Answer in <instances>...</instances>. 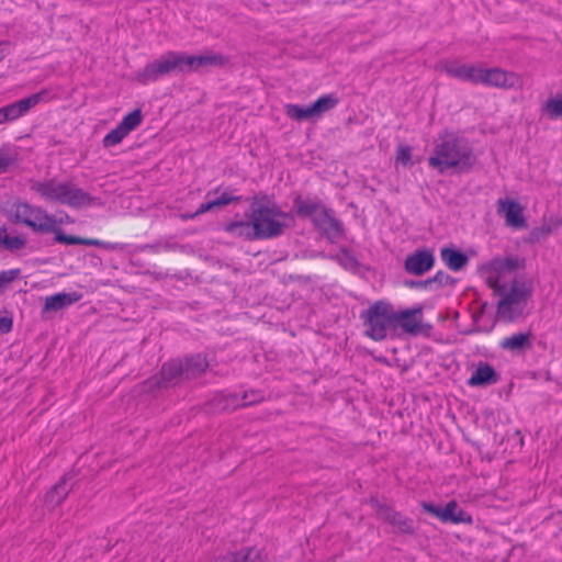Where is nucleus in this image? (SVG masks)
<instances>
[{"instance_id":"1","label":"nucleus","mask_w":562,"mask_h":562,"mask_svg":"<svg viewBox=\"0 0 562 562\" xmlns=\"http://www.w3.org/2000/svg\"><path fill=\"white\" fill-rule=\"evenodd\" d=\"M525 260L518 257H497L483 265L481 270L486 274V283L495 294L502 299L497 303V316L505 322H515L524 315L527 302L533 293L532 282L529 280L514 279L509 290L502 279L506 272L524 268Z\"/></svg>"},{"instance_id":"2","label":"nucleus","mask_w":562,"mask_h":562,"mask_svg":"<svg viewBox=\"0 0 562 562\" xmlns=\"http://www.w3.org/2000/svg\"><path fill=\"white\" fill-rule=\"evenodd\" d=\"M423 307L396 310L385 300H379L360 313L364 327V336L382 341L389 336L396 335L398 329L405 334L416 336L422 333Z\"/></svg>"},{"instance_id":"3","label":"nucleus","mask_w":562,"mask_h":562,"mask_svg":"<svg viewBox=\"0 0 562 562\" xmlns=\"http://www.w3.org/2000/svg\"><path fill=\"white\" fill-rule=\"evenodd\" d=\"M476 162L472 148L454 133L446 132L436 140L434 154L428 158V165L439 173L457 169L459 173L468 172Z\"/></svg>"},{"instance_id":"4","label":"nucleus","mask_w":562,"mask_h":562,"mask_svg":"<svg viewBox=\"0 0 562 562\" xmlns=\"http://www.w3.org/2000/svg\"><path fill=\"white\" fill-rule=\"evenodd\" d=\"M30 190L47 202H55L72 209H83L97 204L98 199L77 187L71 181L59 182L56 178L30 182Z\"/></svg>"},{"instance_id":"5","label":"nucleus","mask_w":562,"mask_h":562,"mask_svg":"<svg viewBox=\"0 0 562 562\" xmlns=\"http://www.w3.org/2000/svg\"><path fill=\"white\" fill-rule=\"evenodd\" d=\"M2 214L12 224H23L37 234L55 232V220L42 206L32 205L20 199L7 203L2 207Z\"/></svg>"},{"instance_id":"6","label":"nucleus","mask_w":562,"mask_h":562,"mask_svg":"<svg viewBox=\"0 0 562 562\" xmlns=\"http://www.w3.org/2000/svg\"><path fill=\"white\" fill-rule=\"evenodd\" d=\"M168 75L196 72L205 67H222L227 58L221 54L189 55L183 52L169 50L161 55Z\"/></svg>"},{"instance_id":"7","label":"nucleus","mask_w":562,"mask_h":562,"mask_svg":"<svg viewBox=\"0 0 562 562\" xmlns=\"http://www.w3.org/2000/svg\"><path fill=\"white\" fill-rule=\"evenodd\" d=\"M248 218H252L255 223L259 240L272 239L283 235L288 225L277 220V217H290V214L282 211L277 203H272L271 207H257L254 212L246 213Z\"/></svg>"},{"instance_id":"8","label":"nucleus","mask_w":562,"mask_h":562,"mask_svg":"<svg viewBox=\"0 0 562 562\" xmlns=\"http://www.w3.org/2000/svg\"><path fill=\"white\" fill-rule=\"evenodd\" d=\"M186 379L181 367L180 358L171 359L160 367L157 374L142 382V391L155 395L156 393L175 387L181 384Z\"/></svg>"},{"instance_id":"9","label":"nucleus","mask_w":562,"mask_h":562,"mask_svg":"<svg viewBox=\"0 0 562 562\" xmlns=\"http://www.w3.org/2000/svg\"><path fill=\"white\" fill-rule=\"evenodd\" d=\"M369 502L375 510L376 517L394 527L396 532L409 536L415 535L416 526L412 518L395 510L387 504L381 503L375 497H371Z\"/></svg>"},{"instance_id":"10","label":"nucleus","mask_w":562,"mask_h":562,"mask_svg":"<svg viewBox=\"0 0 562 562\" xmlns=\"http://www.w3.org/2000/svg\"><path fill=\"white\" fill-rule=\"evenodd\" d=\"M313 226L330 243H336L345 236V227L335 215L331 207L326 206L317 217L313 218Z\"/></svg>"},{"instance_id":"11","label":"nucleus","mask_w":562,"mask_h":562,"mask_svg":"<svg viewBox=\"0 0 562 562\" xmlns=\"http://www.w3.org/2000/svg\"><path fill=\"white\" fill-rule=\"evenodd\" d=\"M442 69L448 76L461 81L470 82L472 85L483 83V74L485 68L475 65L460 64L457 60H452L447 61Z\"/></svg>"},{"instance_id":"12","label":"nucleus","mask_w":562,"mask_h":562,"mask_svg":"<svg viewBox=\"0 0 562 562\" xmlns=\"http://www.w3.org/2000/svg\"><path fill=\"white\" fill-rule=\"evenodd\" d=\"M434 251L429 248L416 249L406 256L404 270L414 276H423L430 271L435 266Z\"/></svg>"},{"instance_id":"13","label":"nucleus","mask_w":562,"mask_h":562,"mask_svg":"<svg viewBox=\"0 0 562 562\" xmlns=\"http://www.w3.org/2000/svg\"><path fill=\"white\" fill-rule=\"evenodd\" d=\"M519 77L512 71H506L498 67L485 68L483 74L484 86L499 89H514L519 86Z\"/></svg>"},{"instance_id":"14","label":"nucleus","mask_w":562,"mask_h":562,"mask_svg":"<svg viewBox=\"0 0 562 562\" xmlns=\"http://www.w3.org/2000/svg\"><path fill=\"white\" fill-rule=\"evenodd\" d=\"M74 477L75 475L72 473H65L45 494L44 505L49 510L56 509L67 498L74 488V484L70 483Z\"/></svg>"},{"instance_id":"15","label":"nucleus","mask_w":562,"mask_h":562,"mask_svg":"<svg viewBox=\"0 0 562 562\" xmlns=\"http://www.w3.org/2000/svg\"><path fill=\"white\" fill-rule=\"evenodd\" d=\"M47 94V90L43 89L40 92L33 93L24 99L7 104L4 105L5 112H3V114H7L9 122L15 121L24 116L31 109L40 104L44 100V97Z\"/></svg>"},{"instance_id":"16","label":"nucleus","mask_w":562,"mask_h":562,"mask_svg":"<svg viewBox=\"0 0 562 562\" xmlns=\"http://www.w3.org/2000/svg\"><path fill=\"white\" fill-rule=\"evenodd\" d=\"M293 209L297 217L308 218L313 223V218L326 209V204L318 198H303L296 194L293 199Z\"/></svg>"},{"instance_id":"17","label":"nucleus","mask_w":562,"mask_h":562,"mask_svg":"<svg viewBox=\"0 0 562 562\" xmlns=\"http://www.w3.org/2000/svg\"><path fill=\"white\" fill-rule=\"evenodd\" d=\"M498 213L503 214L506 225L514 228L527 227L522 206L515 200H498Z\"/></svg>"},{"instance_id":"18","label":"nucleus","mask_w":562,"mask_h":562,"mask_svg":"<svg viewBox=\"0 0 562 562\" xmlns=\"http://www.w3.org/2000/svg\"><path fill=\"white\" fill-rule=\"evenodd\" d=\"M499 381L498 372L487 362L480 361L472 375L468 379L469 386H490Z\"/></svg>"},{"instance_id":"19","label":"nucleus","mask_w":562,"mask_h":562,"mask_svg":"<svg viewBox=\"0 0 562 562\" xmlns=\"http://www.w3.org/2000/svg\"><path fill=\"white\" fill-rule=\"evenodd\" d=\"M54 241L65 245H86L104 248L106 250H121L123 247L117 243H105L94 238H83L80 236L67 235L65 232H56Z\"/></svg>"},{"instance_id":"20","label":"nucleus","mask_w":562,"mask_h":562,"mask_svg":"<svg viewBox=\"0 0 562 562\" xmlns=\"http://www.w3.org/2000/svg\"><path fill=\"white\" fill-rule=\"evenodd\" d=\"M168 76L166 64L162 56L148 63L144 68L135 72V80L140 85L155 82L160 78Z\"/></svg>"},{"instance_id":"21","label":"nucleus","mask_w":562,"mask_h":562,"mask_svg":"<svg viewBox=\"0 0 562 562\" xmlns=\"http://www.w3.org/2000/svg\"><path fill=\"white\" fill-rule=\"evenodd\" d=\"M533 334L531 331L517 333L505 337L499 341V348L517 355L524 353L532 348Z\"/></svg>"},{"instance_id":"22","label":"nucleus","mask_w":562,"mask_h":562,"mask_svg":"<svg viewBox=\"0 0 562 562\" xmlns=\"http://www.w3.org/2000/svg\"><path fill=\"white\" fill-rule=\"evenodd\" d=\"M180 362L187 380L201 376L210 366L206 357L202 353L186 356L180 359Z\"/></svg>"},{"instance_id":"23","label":"nucleus","mask_w":562,"mask_h":562,"mask_svg":"<svg viewBox=\"0 0 562 562\" xmlns=\"http://www.w3.org/2000/svg\"><path fill=\"white\" fill-rule=\"evenodd\" d=\"M221 562H267V554L256 547H244L225 554Z\"/></svg>"},{"instance_id":"24","label":"nucleus","mask_w":562,"mask_h":562,"mask_svg":"<svg viewBox=\"0 0 562 562\" xmlns=\"http://www.w3.org/2000/svg\"><path fill=\"white\" fill-rule=\"evenodd\" d=\"M256 226L252 218L233 221L224 226V231L235 237L243 238L245 240H259L255 233Z\"/></svg>"},{"instance_id":"25","label":"nucleus","mask_w":562,"mask_h":562,"mask_svg":"<svg viewBox=\"0 0 562 562\" xmlns=\"http://www.w3.org/2000/svg\"><path fill=\"white\" fill-rule=\"evenodd\" d=\"M440 258L452 271H460L469 263L467 254L453 246L442 247L440 249Z\"/></svg>"},{"instance_id":"26","label":"nucleus","mask_w":562,"mask_h":562,"mask_svg":"<svg viewBox=\"0 0 562 562\" xmlns=\"http://www.w3.org/2000/svg\"><path fill=\"white\" fill-rule=\"evenodd\" d=\"M81 299V294L77 292L71 293H56L47 296L43 306V313L45 312H57L71 304L78 302Z\"/></svg>"},{"instance_id":"27","label":"nucleus","mask_w":562,"mask_h":562,"mask_svg":"<svg viewBox=\"0 0 562 562\" xmlns=\"http://www.w3.org/2000/svg\"><path fill=\"white\" fill-rule=\"evenodd\" d=\"M441 521L443 522H472V517L465 510L460 508L456 501H450L445 507H442Z\"/></svg>"},{"instance_id":"28","label":"nucleus","mask_w":562,"mask_h":562,"mask_svg":"<svg viewBox=\"0 0 562 562\" xmlns=\"http://www.w3.org/2000/svg\"><path fill=\"white\" fill-rule=\"evenodd\" d=\"M243 398L238 393H220L214 397V405L216 409L222 412H234L243 408Z\"/></svg>"},{"instance_id":"29","label":"nucleus","mask_w":562,"mask_h":562,"mask_svg":"<svg viewBox=\"0 0 562 562\" xmlns=\"http://www.w3.org/2000/svg\"><path fill=\"white\" fill-rule=\"evenodd\" d=\"M26 240L22 236H10L7 227L0 226V248L9 251H18L25 247Z\"/></svg>"},{"instance_id":"30","label":"nucleus","mask_w":562,"mask_h":562,"mask_svg":"<svg viewBox=\"0 0 562 562\" xmlns=\"http://www.w3.org/2000/svg\"><path fill=\"white\" fill-rule=\"evenodd\" d=\"M339 103V98L335 93L324 94L312 103L316 117L334 109Z\"/></svg>"},{"instance_id":"31","label":"nucleus","mask_w":562,"mask_h":562,"mask_svg":"<svg viewBox=\"0 0 562 562\" xmlns=\"http://www.w3.org/2000/svg\"><path fill=\"white\" fill-rule=\"evenodd\" d=\"M285 114L288 115V117L297 122L307 121L316 117L312 104H310L308 106H302L299 104H286Z\"/></svg>"},{"instance_id":"32","label":"nucleus","mask_w":562,"mask_h":562,"mask_svg":"<svg viewBox=\"0 0 562 562\" xmlns=\"http://www.w3.org/2000/svg\"><path fill=\"white\" fill-rule=\"evenodd\" d=\"M143 122V113L139 108L133 110L128 114H126L123 120L119 123L124 131L130 134L132 131L136 130Z\"/></svg>"},{"instance_id":"33","label":"nucleus","mask_w":562,"mask_h":562,"mask_svg":"<svg viewBox=\"0 0 562 562\" xmlns=\"http://www.w3.org/2000/svg\"><path fill=\"white\" fill-rule=\"evenodd\" d=\"M430 281V291L439 290L443 286L453 288L457 283V279L448 274L447 272L439 270L437 273L429 278Z\"/></svg>"},{"instance_id":"34","label":"nucleus","mask_w":562,"mask_h":562,"mask_svg":"<svg viewBox=\"0 0 562 562\" xmlns=\"http://www.w3.org/2000/svg\"><path fill=\"white\" fill-rule=\"evenodd\" d=\"M127 135L128 134L124 131V128L117 124L115 128H113L103 137L102 145L104 148L113 147L120 144Z\"/></svg>"},{"instance_id":"35","label":"nucleus","mask_w":562,"mask_h":562,"mask_svg":"<svg viewBox=\"0 0 562 562\" xmlns=\"http://www.w3.org/2000/svg\"><path fill=\"white\" fill-rule=\"evenodd\" d=\"M543 111L550 119L562 117V94L558 98H550L543 105Z\"/></svg>"},{"instance_id":"36","label":"nucleus","mask_w":562,"mask_h":562,"mask_svg":"<svg viewBox=\"0 0 562 562\" xmlns=\"http://www.w3.org/2000/svg\"><path fill=\"white\" fill-rule=\"evenodd\" d=\"M272 203L276 202L268 194L263 192H258L251 198L247 213L254 212V209L257 207H271Z\"/></svg>"},{"instance_id":"37","label":"nucleus","mask_w":562,"mask_h":562,"mask_svg":"<svg viewBox=\"0 0 562 562\" xmlns=\"http://www.w3.org/2000/svg\"><path fill=\"white\" fill-rule=\"evenodd\" d=\"M240 398H243V407H248L261 403L265 400V395L259 390H249L240 394Z\"/></svg>"},{"instance_id":"38","label":"nucleus","mask_w":562,"mask_h":562,"mask_svg":"<svg viewBox=\"0 0 562 562\" xmlns=\"http://www.w3.org/2000/svg\"><path fill=\"white\" fill-rule=\"evenodd\" d=\"M21 274V269H10L0 272V293L3 292V289L16 280Z\"/></svg>"},{"instance_id":"39","label":"nucleus","mask_w":562,"mask_h":562,"mask_svg":"<svg viewBox=\"0 0 562 562\" xmlns=\"http://www.w3.org/2000/svg\"><path fill=\"white\" fill-rule=\"evenodd\" d=\"M234 191L235 190L226 189L217 199H215L220 207L228 205L233 202H239L241 200V196L232 194Z\"/></svg>"},{"instance_id":"40","label":"nucleus","mask_w":562,"mask_h":562,"mask_svg":"<svg viewBox=\"0 0 562 562\" xmlns=\"http://www.w3.org/2000/svg\"><path fill=\"white\" fill-rule=\"evenodd\" d=\"M551 232L552 229L549 225H543L532 229L530 236L533 241H540L541 239H546L551 234Z\"/></svg>"},{"instance_id":"41","label":"nucleus","mask_w":562,"mask_h":562,"mask_svg":"<svg viewBox=\"0 0 562 562\" xmlns=\"http://www.w3.org/2000/svg\"><path fill=\"white\" fill-rule=\"evenodd\" d=\"M396 159L402 165L406 166L412 160V149L409 146H401L397 149Z\"/></svg>"},{"instance_id":"42","label":"nucleus","mask_w":562,"mask_h":562,"mask_svg":"<svg viewBox=\"0 0 562 562\" xmlns=\"http://www.w3.org/2000/svg\"><path fill=\"white\" fill-rule=\"evenodd\" d=\"M13 319L8 311L0 315V333L8 334L12 330Z\"/></svg>"},{"instance_id":"43","label":"nucleus","mask_w":562,"mask_h":562,"mask_svg":"<svg viewBox=\"0 0 562 562\" xmlns=\"http://www.w3.org/2000/svg\"><path fill=\"white\" fill-rule=\"evenodd\" d=\"M50 216L55 220V223L53 224L55 226V232H50L49 234H54V237H56V232H64L61 228H60V225L61 224H72L75 222V220L72 217H70L67 213H64V216H60V217H56L55 215H52Z\"/></svg>"},{"instance_id":"44","label":"nucleus","mask_w":562,"mask_h":562,"mask_svg":"<svg viewBox=\"0 0 562 562\" xmlns=\"http://www.w3.org/2000/svg\"><path fill=\"white\" fill-rule=\"evenodd\" d=\"M404 285L409 288V289H425V290H430V281H429V278L426 279V280H412V279H407V280H404Z\"/></svg>"},{"instance_id":"45","label":"nucleus","mask_w":562,"mask_h":562,"mask_svg":"<svg viewBox=\"0 0 562 562\" xmlns=\"http://www.w3.org/2000/svg\"><path fill=\"white\" fill-rule=\"evenodd\" d=\"M422 508L424 512L431 514L441 520V517H442L441 513L443 509L442 507L436 506L435 504L429 503V502H423Z\"/></svg>"},{"instance_id":"46","label":"nucleus","mask_w":562,"mask_h":562,"mask_svg":"<svg viewBox=\"0 0 562 562\" xmlns=\"http://www.w3.org/2000/svg\"><path fill=\"white\" fill-rule=\"evenodd\" d=\"M15 162V158L8 154H0V170H7L11 165Z\"/></svg>"},{"instance_id":"47","label":"nucleus","mask_w":562,"mask_h":562,"mask_svg":"<svg viewBox=\"0 0 562 562\" xmlns=\"http://www.w3.org/2000/svg\"><path fill=\"white\" fill-rule=\"evenodd\" d=\"M212 211V207H211V204L209 202H205V203H202L198 210L195 211V214H204L206 212H211Z\"/></svg>"},{"instance_id":"48","label":"nucleus","mask_w":562,"mask_h":562,"mask_svg":"<svg viewBox=\"0 0 562 562\" xmlns=\"http://www.w3.org/2000/svg\"><path fill=\"white\" fill-rule=\"evenodd\" d=\"M199 214H195V212H192V213H181L179 215V217L182 220V221H188V220H193L195 217H198Z\"/></svg>"},{"instance_id":"49","label":"nucleus","mask_w":562,"mask_h":562,"mask_svg":"<svg viewBox=\"0 0 562 562\" xmlns=\"http://www.w3.org/2000/svg\"><path fill=\"white\" fill-rule=\"evenodd\" d=\"M341 254H342V255H344L348 260H350L351 262H353V263H356V265L358 263V262H357V260H356V258L350 254V251H349L348 249H342V250H341Z\"/></svg>"},{"instance_id":"50","label":"nucleus","mask_w":562,"mask_h":562,"mask_svg":"<svg viewBox=\"0 0 562 562\" xmlns=\"http://www.w3.org/2000/svg\"><path fill=\"white\" fill-rule=\"evenodd\" d=\"M3 112H5L4 106L0 108V124L9 122L7 114H3Z\"/></svg>"},{"instance_id":"51","label":"nucleus","mask_w":562,"mask_h":562,"mask_svg":"<svg viewBox=\"0 0 562 562\" xmlns=\"http://www.w3.org/2000/svg\"><path fill=\"white\" fill-rule=\"evenodd\" d=\"M485 306H486V303H484V304L482 305V308H481V311H480V312H477V313L473 314V319H474V322H477V319L482 316V314H483V312H484Z\"/></svg>"},{"instance_id":"52","label":"nucleus","mask_w":562,"mask_h":562,"mask_svg":"<svg viewBox=\"0 0 562 562\" xmlns=\"http://www.w3.org/2000/svg\"><path fill=\"white\" fill-rule=\"evenodd\" d=\"M209 203L211 204L212 211L216 207H220L215 200L209 201Z\"/></svg>"},{"instance_id":"53","label":"nucleus","mask_w":562,"mask_h":562,"mask_svg":"<svg viewBox=\"0 0 562 562\" xmlns=\"http://www.w3.org/2000/svg\"><path fill=\"white\" fill-rule=\"evenodd\" d=\"M220 188H221V187L216 188L213 192H214V193H217V192L220 191Z\"/></svg>"}]
</instances>
